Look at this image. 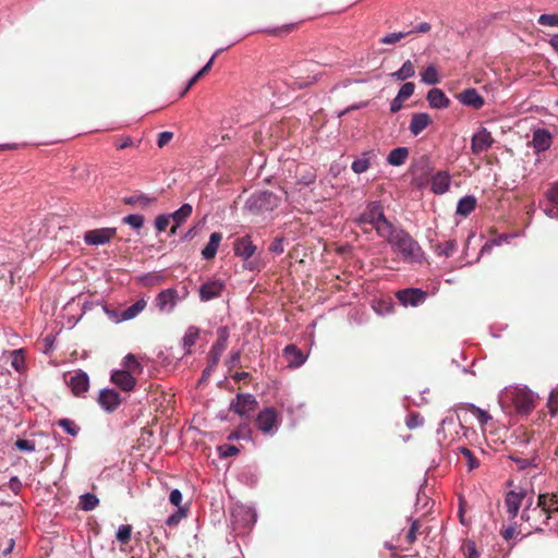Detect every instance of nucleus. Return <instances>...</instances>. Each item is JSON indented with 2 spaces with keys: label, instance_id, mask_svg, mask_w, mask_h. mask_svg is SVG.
<instances>
[{
  "label": "nucleus",
  "instance_id": "obj_53",
  "mask_svg": "<svg viewBox=\"0 0 558 558\" xmlns=\"http://www.w3.org/2000/svg\"><path fill=\"white\" fill-rule=\"evenodd\" d=\"M538 24L544 26L558 27V14H542L537 20Z\"/></svg>",
  "mask_w": 558,
  "mask_h": 558
},
{
  "label": "nucleus",
  "instance_id": "obj_27",
  "mask_svg": "<svg viewBox=\"0 0 558 558\" xmlns=\"http://www.w3.org/2000/svg\"><path fill=\"white\" fill-rule=\"evenodd\" d=\"M221 50L222 49L217 50L209 59V61L193 77H191L186 87L181 93V97H183L189 92V89L192 88L198 82V80H201L205 74H207L210 71L216 57L221 52Z\"/></svg>",
  "mask_w": 558,
  "mask_h": 558
},
{
  "label": "nucleus",
  "instance_id": "obj_37",
  "mask_svg": "<svg viewBox=\"0 0 558 558\" xmlns=\"http://www.w3.org/2000/svg\"><path fill=\"white\" fill-rule=\"evenodd\" d=\"M155 201H156L155 197H149L145 194H135V195L128 196V197L123 198L124 204L131 205V206L138 205L142 208H146Z\"/></svg>",
  "mask_w": 558,
  "mask_h": 558
},
{
  "label": "nucleus",
  "instance_id": "obj_33",
  "mask_svg": "<svg viewBox=\"0 0 558 558\" xmlns=\"http://www.w3.org/2000/svg\"><path fill=\"white\" fill-rule=\"evenodd\" d=\"M475 205L476 198L474 196H464L458 202L457 214L466 217L474 210Z\"/></svg>",
  "mask_w": 558,
  "mask_h": 558
},
{
  "label": "nucleus",
  "instance_id": "obj_63",
  "mask_svg": "<svg viewBox=\"0 0 558 558\" xmlns=\"http://www.w3.org/2000/svg\"><path fill=\"white\" fill-rule=\"evenodd\" d=\"M183 496L179 489H172L169 495L170 502L179 508H182L180 505L182 502Z\"/></svg>",
  "mask_w": 558,
  "mask_h": 558
},
{
  "label": "nucleus",
  "instance_id": "obj_32",
  "mask_svg": "<svg viewBox=\"0 0 558 558\" xmlns=\"http://www.w3.org/2000/svg\"><path fill=\"white\" fill-rule=\"evenodd\" d=\"M198 337H199V329L195 326H190L182 339L185 354L192 353V348L196 343Z\"/></svg>",
  "mask_w": 558,
  "mask_h": 558
},
{
  "label": "nucleus",
  "instance_id": "obj_14",
  "mask_svg": "<svg viewBox=\"0 0 558 558\" xmlns=\"http://www.w3.org/2000/svg\"><path fill=\"white\" fill-rule=\"evenodd\" d=\"M231 517L235 529L247 527L255 522V513L250 508L243 506L233 509Z\"/></svg>",
  "mask_w": 558,
  "mask_h": 558
},
{
  "label": "nucleus",
  "instance_id": "obj_42",
  "mask_svg": "<svg viewBox=\"0 0 558 558\" xmlns=\"http://www.w3.org/2000/svg\"><path fill=\"white\" fill-rule=\"evenodd\" d=\"M412 34H414V31L391 33V34L384 36L380 39V43L385 44V45H393V44L398 43L399 40L405 38L409 35H412Z\"/></svg>",
  "mask_w": 558,
  "mask_h": 558
},
{
  "label": "nucleus",
  "instance_id": "obj_44",
  "mask_svg": "<svg viewBox=\"0 0 558 558\" xmlns=\"http://www.w3.org/2000/svg\"><path fill=\"white\" fill-rule=\"evenodd\" d=\"M547 408L550 416L554 417L558 414V391L554 390L549 393Z\"/></svg>",
  "mask_w": 558,
  "mask_h": 558
},
{
  "label": "nucleus",
  "instance_id": "obj_45",
  "mask_svg": "<svg viewBox=\"0 0 558 558\" xmlns=\"http://www.w3.org/2000/svg\"><path fill=\"white\" fill-rule=\"evenodd\" d=\"M58 425L61 426L68 434L72 436H76L78 434V426L69 418L59 420Z\"/></svg>",
  "mask_w": 558,
  "mask_h": 558
},
{
  "label": "nucleus",
  "instance_id": "obj_56",
  "mask_svg": "<svg viewBox=\"0 0 558 558\" xmlns=\"http://www.w3.org/2000/svg\"><path fill=\"white\" fill-rule=\"evenodd\" d=\"M250 429L247 424L242 425L238 430L232 432L228 436V440H234L239 438H248Z\"/></svg>",
  "mask_w": 558,
  "mask_h": 558
},
{
  "label": "nucleus",
  "instance_id": "obj_2",
  "mask_svg": "<svg viewBox=\"0 0 558 558\" xmlns=\"http://www.w3.org/2000/svg\"><path fill=\"white\" fill-rule=\"evenodd\" d=\"M356 223L359 227L367 229L365 226H371L376 230L378 236L384 238L385 235L391 234V228L393 225L386 218L384 214V207L378 202H372L367 205L366 209L357 218Z\"/></svg>",
  "mask_w": 558,
  "mask_h": 558
},
{
  "label": "nucleus",
  "instance_id": "obj_58",
  "mask_svg": "<svg viewBox=\"0 0 558 558\" xmlns=\"http://www.w3.org/2000/svg\"><path fill=\"white\" fill-rule=\"evenodd\" d=\"M15 446L21 451H34L35 450L34 441H31L27 439H17L15 441Z\"/></svg>",
  "mask_w": 558,
  "mask_h": 558
},
{
  "label": "nucleus",
  "instance_id": "obj_13",
  "mask_svg": "<svg viewBox=\"0 0 558 558\" xmlns=\"http://www.w3.org/2000/svg\"><path fill=\"white\" fill-rule=\"evenodd\" d=\"M225 283L220 280H211L199 287V299L203 302L219 298L223 291Z\"/></svg>",
  "mask_w": 558,
  "mask_h": 558
},
{
  "label": "nucleus",
  "instance_id": "obj_25",
  "mask_svg": "<svg viewBox=\"0 0 558 558\" xmlns=\"http://www.w3.org/2000/svg\"><path fill=\"white\" fill-rule=\"evenodd\" d=\"M221 240L222 234L220 232H213L210 234L208 243L202 250V256L204 259L209 260L215 258Z\"/></svg>",
  "mask_w": 558,
  "mask_h": 558
},
{
  "label": "nucleus",
  "instance_id": "obj_39",
  "mask_svg": "<svg viewBox=\"0 0 558 558\" xmlns=\"http://www.w3.org/2000/svg\"><path fill=\"white\" fill-rule=\"evenodd\" d=\"M193 208L190 204H183L178 210H175L170 217L180 226L187 217L192 215Z\"/></svg>",
  "mask_w": 558,
  "mask_h": 558
},
{
  "label": "nucleus",
  "instance_id": "obj_35",
  "mask_svg": "<svg viewBox=\"0 0 558 558\" xmlns=\"http://www.w3.org/2000/svg\"><path fill=\"white\" fill-rule=\"evenodd\" d=\"M415 74V66L411 60H407L402 66L390 74L391 77L396 78L397 81H405Z\"/></svg>",
  "mask_w": 558,
  "mask_h": 558
},
{
  "label": "nucleus",
  "instance_id": "obj_7",
  "mask_svg": "<svg viewBox=\"0 0 558 558\" xmlns=\"http://www.w3.org/2000/svg\"><path fill=\"white\" fill-rule=\"evenodd\" d=\"M257 400L251 393H238L230 403V411L242 417H250L257 408Z\"/></svg>",
  "mask_w": 558,
  "mask_h": 558
},
{
  "label": "nucleus",
  "instance_id": "obj_26",
  "mask_svg": "<svg viewBox=\"0 0 558 558\" xmlns=\"http://www.w3.org/2000/svg\"><path fill=\"white\" fill-rule=\"evenodd\" d=\"M427 101L430 107L442 109L449 106L450 100L445 95V93L439 88H432L427 93Z\"/></svg>",
  "mask_w": 558,
  "mask_h": 558
},
{
  "label": "nucleus",
  "instance_id": "obj_60",
  "mask_svg": "<svg viewBox=\"0 0 558 558\" xmlns=\"http://www.w3.org/2000/svg\"><path fill=\"white\" fill-rule=\"evenodd\" d=\"M294 28H295V24H287V25H284L282 27H277V28L269 29V31H267V33L269 35H272V36H280L281 34L290 33Z\"/></svg>",
  "mask_w": 558,
  "mask_h": 558
},
{
  "label": "nucleus",
  "instance_id": "obj_62",
  "mask_svg": "<svg viewBox=\"0 0 558 558\" xmlns=\"http://www.w3.org/2000/svg\"><path fill=\"white\" fill-rule=\"evenodd\" d=\"M12 366L17 372H22L24 369V357L20 354V351L13 352Z\"/></svg>",
  "mask_w": 558,
  "mask_h": 558
},
{
  "label": "nucleus",
  "instance_id": "obj_41",
  "mask_svg": "<svg viewBox=\"0 0 558 558\" xmlns=\"http://www.w3.org/2000/svg\"><path fill=\"white\" fill-rule=\"evenodd\" d=\"M132 530V525L130 524L121 525L116 534L118 542H120L122 545L129 544L131 541Z\"/></svg>",
  "mask_w": 558,
  "mask_h": 558
},
{
  "label": "nucleus",
  "instance_id": "obj_23",
  "mask_svg": "<svg viewBox=\"0 0 558 558\" xmlns=\"http://www.w3.org/2000/svg\"><path fill=\"white\" fill-rule=\"evenodd\" d=\"M69 385L75 396H81L88 390L89 378L87 374L80 372L71 376Z\"/></svg>",
  "mask_w": 558,
  "mask_h": 558
},
{
  "label": "nucleus",
  "instance_id": "obj_18",
  "mask_svg": "<svg viewBox=\"0 0 558 558\" xmlns=\"http://www.w3.org/2000/svg\"><path fill=\"white\" fill-rule=\"evenodd\" d=\"M524 497H525L524 490H521V492L510 490L506 494L505 505L507 508V512L509 513L511 519H514L518 515L519 509L522 505Z\"/></svg>",
  "mask_w": 558,
  "mask_h": 558
},
{
  "label": "nucleus",
  "instance_id": "obj_8",
  "mask_svg": "<svg viewBox=\"0 0 558 558\" xmlns=\"http://www.w3.org/2000/svg\"><path fill=\"white\" fill-rule=\"evenodd\" d=\"M397 299L404 306H418L426 301L427 293L422 289L408 288L397 292Z\"/></svg>",
  "mask_w": 558,
  "mask_h": 558
},
{
  "label": "nucleus",
  "instance_id": "obj_51",
  "mask_svg": "<svg viewBox=\"0 0 558 558\" xmlns=\"http://www.w3.org/2000/svg\"><path fill=\"white\" fill-rule=\"evenodd\" d=\"M123 222L134 229H141L144 225V217L141 215H129L123 218Z\"/></svg>",
  "mask_w": 558,
  "mask_h": 558
},
{
  "label": "nucleus",
  "instance_id": "obj_30",
  "mask_svg": "<svg viewBox=\"0 0 558 558\" xmlns=\"http://www.w3.org/2000/svg\"><path fill=\"white\" fill-rule=\"evenodd\" d=\"M432 248L438 256L450 257L456 253L458 244L456 240H448L444 243L433 244Z\"/></svg>",
  "mask_w": 558,
  "mask_h": 558
},
{
  "label": "nucleus",
  "instance_id": "obj_5",
  "mask_svg": "<svg viewBox=\"0 0 558 558\" xmlns=\"http://www.w3.org/2000/svg\"><path fill=\"white\" fill-rule=\"evenodd\" d=\"M521 519L529 522L531 527L535 531H543L544 526H549L548 514L544 513V510L539 509L537 506L532 505V501L523 509Z\"/></svg>",
  "mask_w": 558,
  "mask_h": 558
},
{
  "label": "nucleus",
  "instance_id": "obj_64",
  "mask_svg": "<svg viewBox=\"0 0 558 558\" xmlns=\"http://www.w3.org/2000/svg\"><path fill=\"white\" fill-rule=\"evenodd\" d=\"M15 542L13 538H8L3 544H0L2 556H8L14 548Z\"/></svg>",
  "mask_w": 558,
  "mask_h": 558
},
{
  "label": "nucleus",
  "instance_id": "obj_31",
  "mask_svg": "<svg viewBox=\"0 0 558 558\" xmlns=\"http://www.w3.org/2000/svg\"><path fill=\"white\" fill-rule=\"evenodd\" d=\"M177 291L174 289H167L161 291L157 296V303L161 311L166 310L170 305L169 310H172L175 305Z\"/></svg>",
  "mask_w": 558,
  "mask_h": 558
},
{
  "label": "nucleus",
  "instance_id": "obj_3",
  "mask_svg": "<svg viewBox=\"0 0 558 558\" xmlns=\"http://www.w3.org/2000/svg\"><path fill=\"white\" fill-rule=\"evenodd\" d=\"M410 172L412 173V185L418 189L424 187L429 182L433 172V165L429 157L424 155L414 160Z\"/></svg>",
  "mask_w": 558,
  "mask_h": 558
},
{
  "label": "nucleus",
  "instance_id": "obj_9",
  "mask_svg": "<svg viewBox=\"0 0 558 558\" xmlns=\"http://www.w3.org/2000/svg\"><path fill=\"white\" fill-rule=\"evenodd\" d=\"M117 235L116 228H100L85 232L84 241L87 245H102Z\"/></svg>",
  "mask_w": 558,
  "mask_h": 558
},
{
  "label": "nucleus",
  "instance_id": "obj_22",
  "mask_svg": "<svg viewBox=\"0 0 558 558\" xmlns=\"http://www.w3.org/2000/svg\"><path fill=\"white\" fill-rule=\"evenodd\" d=\"M317 81L316 76L307 75L306 77L296 76L295 65L289 69L288 78H286V83L292 88H304Z\"/></svg>",
  "mask_w": 558,
  "mask_h": 558
},
{
  "label": "nucleus",
  "instance_id": "obj_49",
  "mask_svg": "<svg viewBox=\"0 0 558 558\" xmlns=\"http://www.w3.org/2000/svg\"><path fill=\"white\" fill-rule=\"evenodd\" d=\"M420 527H421L420 522L417 520H414L411 524L410 530L408 531V533L405 535V542L409 546L412 545L416 541Z\"/></svg>",
  "mask_w": 558,
  "mask_h": 558
},
{
  "label": "nucleus",
  "instance_id": "obj_48",
  "mask_svg": "<svg viewBox=\"0 0 558 558\" xmlns=\"http://www.w3.org/2000/svg\"><path fill=\"white\" fill-rule=\"evenodd\" d=\"M459 451L466 459L469 470H474V469H476L480 465L477 459L474 457V454L472 453V451L469 448L460 447Z\"/></svg>",
  "mask_w": 558,
  "mask_h": 558
},
{
  "label": "nucleus",
  "instance_id": "obj_61",
  "mask_svg": "<svg viewBox=\"0 0 558 558\" xmlns=\"http://www.w3.org/2000/svg\"><path fill=\"white\" fill-rule=\"evenodd\" d=\"M464 555L465 558H478L480 555L475 548V544L473 542H468L464 544Z\"/></svg>",
  "mask_w": 558,
  "mask_h": 558
},
{
  "label": "nucleus",
  "instance_id": "obj_50",
  "mask_svg": "<svg viewBox=\"0 0 558 558\" xmlns=\"http://www.w3.org/2000/svg\"><path fill=\"white\" fill-rule=\"evenodd\" d=\"M218 451L220 457L229 458L236 456L240 452V449L236 446L225 444L218 447Z\"/></svg>",
  "mask_w": 558,
  "mask_h": 558
},
{
  "label": "nucleus",
  "instance_id": "obj_54",
  "mask_svg": "<svg viewBox=\"0 0 558 558\" xmlns=\"http://www.w3.org/2000/svg\"><path fill=\"white\" fill-rule=\"evenodd\" d=\"M415 89V85L412 82L404 83L398 92L399 98H403L404 100L409 99Z\"/></svg>",
  "mask_w": 558,
  "mask_h": 558
},
{
  "label": "nucleus",
  "instance_id": "obj_43",
  "mask_svg": "<svg viewBox=\"0 0 558 558\" xmlns=\"http://www.w3.org/2000/svg\"><path fill=\"white\" fill-rule=\"evenodd\" d=\"M187 515V509L186 508H179L174 513H172L168 519L166 520V524L170 527L177 526L182 519L186 518Z\"/></svg>",
  "mask_w": 558,
  "mask_h": 558
},
{
  "label": "nucleus",
  "instance_id": "obj_12",
  "mask_svg": "<svg viewBox=\"0 0 558 558\" xmlns=\"http://www.w3.org/2000/svg\"><path fill=\"white\" fill-rule=\"evenodd\" d=\"M279 204L278 197L269 191H263L255 194L251 199V206L256 207L262 211H269L276 208Z\"/></svg>",
  "mask_w": 558,
  "mask_h": 558
},
{
  "label": "nucleus",
  "instance_id": "obj_52",
  "mask_svg": "<svg viewBox=\"0 0 558 558\" xmlns=\"http://www.w3.org/2000/svg\"><path fill=\"white\" fill-rule=\"evenodd\" d=\"M405 423L410 429H413V428L420 427L424 424V417L420 413H411L407 417Z\"/></svg>",
  "mask_w": 558,
  "mask_h": 558
},
{
  "label": "nucleus",
  "instance_id": "obj_36",
  "mask_svg": "<svg viewBox=\"0 0 558 558\" xmlns=\"http://www.w3.org/2000/svg\"><path fill=\"white\" fill-rule=\"evenodd\" d=\"M146 301L143 299L136 301L134 304L121 312L120 318L122 320H129L136 317L146 307Z\"/></svg>",
  "mask_w": 558,
  "mask_h": 558
},
{
  "label": "nucleus",
  "instance_id": "obj_4",
  "mask_svg": "<svg viewBox=\"0 0 558 558\" xmlns=\"http://www.w3.org/2000/svg\"><path fill=\"white\" fill-rule=\"evenodd\" d=\"M233 251L236 256L246 262L245 268L250 270L257 269V263L248 260L256 252V245L253 244L250 235L238 238L233 243Z\"/></svg>",
  "mask_w": 558,
  "mask_h": 558
},
{
  "label": "nucleus",
  "instance_id": "obj_21",
  "mask_svg": "<svg viewBox=\"0 0 558 558\" xmlns=\"http://www.w3.org/2000/svg\"><path fill=\"white\" fill-rule=\"evenodd\" d=\"M458 99L465 106L481 109L485 101L475 88H468L458 95Z\"/></svg>",
  "mask_w": 558,
  "mask_h": 558
},
{
  "label": "nucleus",
  "instance_id": "obj_59",
  "mask_svg": "<svg viewBox=\"0 0 558 558\" xmlns=\"http://www.w3.org/2000/svg\"><path fill=\"white\" fill-rule=\"evenodd\" d=\"M172 138H173V133L172 132L165 131V132L159 133L158 140H157L158 147L162 148L163 146L169 144Z\"/></svg>",
  "mask_w": 558,
  "mask_h": 558
},
{
  "label": "nucleus",
  "instance_id": "obj_6",
  "mask_svg": "<svg viewBox=\"0 0 558 558\" xmlns=\"http://www.w3.org/2000/svg\"><path fill=\"white\" fill-rule=\"evenodd\" d=\"M257 428L267 435H272L278 429L279 414L275 408H265L256 417Z\"/></svg>",
  "mask_w": 558,
  "mask_h": 558
},
{
  "label": "nucleus",
  "instance_id": "obj_1",
  "mask_svg": "<svg viewBox=\"0 0 558 558\" xmlns=\"http://www.w3.org/2000/svg\"><path fill=\"white\" fill-rule=\"evenodd\" d=\"M384 239L398 252L405 262L420 263L423 258V251L420 244L403 229L391 228V234Z\"/></svg>",
  "mask_w": 558,
  "mask_h": 558
},
{
  "label": "nucleus",
  "instance_id": "obj_17",
  "mask_svg": "<svg viewBox=\"0 0 558 558\" xmlns=\"http://www.w3.org/2000/svg\"><path fill=\"white\" fill-rule=\"evenodd\" d=\"M553 143L551 134L545 129H537L533 132L531 145L536 153L547 150Z\"/></svg>",
  "mask_w": 558,
  "mask_h": 558
},
{
  "label": "nucleus",
  "instance_id": "obj_40",
  "mask_svg": "<svg viewBox=\"0 0 558 558\" xmlns=\"http://www.w3.org/2000/svg\"><path fill=\"white\" fill-rule=\"evenodd\" d=\"M99 504L98 498L94 494H84L80 497V507L85 511L94 510Z\"/></svg>",
  "mask_w": 558,
  "mask_h": 558
},
{
  "label": "nucleus",
  "instance_id": "obj_38",
  "mask_svg": "<svg viewBox=\"0 0 558 558\" xmlns=\"http://www.w3.org/2000/svg\"><path fill=\"white\" fill-rule=\"evenodd\" d=\"M422 81L427 85H436L440 82L436 65L429 64L424 72L421 73Z\"/></svg>",
  "mask_w": 558,
  "mask_h": 558
},
{
  "label": "nucleus",
  "instance_id": "obj_47",
  "mask_svg": "<svg viewBox=\"0 0 558 558\" xmlns=\"http://www.w3.org/2000/svg\"><path fill=\"white\" fill-rule=\"evenodd\" d=\"M468 409L477 417L481 425L487 424V422L492 418V416L486 411L475 407L474 404H470Z\"/></svg>",
  "mask_w": 558,
  "mask_h": 558
},
{
  "label": "nucleus",
  "instance_id": "obj_29",
  "mask_svg": "<svg viewBox=\"0 0 558 558\" xmlns=\"http://www.w3.org/2000/svg\"><path fill=\"white\" fill-rule=\"evenodd\" d=\"M373 156V151H364L362 153L361 157L355 159L352 165L351 169L354 173L361 174L366 172L371 168V158Z\"/></svg>",
  "mask_w": 558,
  "mask_h": 558
},
{
  "label": "nucleus",
  "instance_id": "obj_19",
  "mask_svg": "<svg viewBox=\"0 0 558 558\" xmlns=\"http://www.w3.org/2000/svg\"><path fill=\"white\" fill-rule=\"evenodd\" d=\"M98 402L108 412L114 411L121 403L120 395L113 389H104L99 393Z\"/></svg>",
  "mask_w": 558,
  "mask_h": 558
},
{
  "label": "nucleus",
  "instance_id": "obj_11",
  "mask_svg": "<svg viewBox=\"0 0 558 558\" xmlns=\"http://www.w3.org/2000/svg\"><path fill=\"white\" fill-rule=\"evenodd\" d=\"M494 142L492 133L487 129L482 128L472 137L471 150L473 154L480 155L481 153L488 150L493 146Z\"/></svg>",
  "mask_w": 558,
  "mask_h": 558
},
{
  "label": "nucleus",
  "instance_id": "obj_10",
  "mask_svg": "<svg viewBox=\"0 0 558 558\" xmlns=\"http://www.w3.org/2000/svg\"><path fill=\"white\" fill-rule=\"evenodd\" d=\"M229 332L227 327H221L218 329V338L216 342L213 344L209 352V367L217 366L220 356L225 352L228 345Z\"/></svg>",
  "mask_w": 558,
  "mask_h": 558
},
{
  "label": "nucleus",
  "instance_id": "obj_28",
  "mask_svg": "<svg viewBox=\"0 0 558 558\" xmlns=\"http://www.w3.org/2000/svg\"><path fill=\"white\" fill-rule=\"evenodd\" d=\"M283 355L286 356L289 365L293 367L302 365L305 361L303 353L295 344H288L283 349Z\"/></svg>",
  "mask_w": 558,
  "mask_h": 558
},
{
  "label": "nucleus",
  "instance_id": "obj_55",
  "mask_svg": "<svg viewBox=\"0 0 558 558\" xmlns=\"http://www.w3.org/2000/svg\"><path fill=\"white\" fill-rule=\"evenodd\" d=\"M545 196L551 205L558 206V182L546 191Z\"/></svg>",
  "mask_w": 558,
  "mask_h": 558
},
{
  "label": "nucleus",
  "instance_id": "obj_46",
  "mask_svg": "<svg viewBox=\"0 0 558 558\" xmlns=\"http://www.w3.org/2000/svg\"><path fill=\"white\" fill-rule=\"evenodd\" d=\"M123 365L125 368H128L126 371H129L130 373L142 371V366H141L140 362L136 360V357L133 354H128L124 357Z\"/></svg>",
  "mask_w": 558,
  "mask_h": 558
},
{
  "label": "nucleus",
  "instance_id": "obj_16",
  "mask_svg": "<svg viewBox=\"0 0 558 558\" xmlns=\"http://www.w3.org/2000/svg\"><path fill=\"white\" fill-rule=\"evenodd\" d=\"M429 182L432 192L440 195L449 190L451 178L448 171H438L430 177Z\"/></svg>",
  "mask_w": 558,
  "mask_h": 558
},
{
  "label": "nucleus",
  "instance_id": "obj_57",
  "mask_svg": "<svg viewBox=\"0 0 558 558\" xmlns=\"http://www.w3.org/2000/svg\"><path fill=\"white\" fill-rule=\"evenodd\" d=\"M170 218H171L170 216L159 215L155 219V227H156L157 231H159V232L165 231L167 229V227L169 226Z\"/></svg>",
  "mask_w": 558,
  "mask_h": 558
},
{
  "label": "nucleus",
  "instance_id": "obj_34",
  "mask_svg": "<svg viewBox=\"0 0 558 558\" xmlns=\"http://www.w3.org/2000/svg\"><path fill=\"white\" fill-rule=\"evenodd\" d=\"M408 156L409 149L407 147H398L389 153L387 161L391 166H401L405 162Z\"/></svg>",
  "mask_w": 558,
  "mask_h": 558
},
{
  "label": "nucleus",
  "instance_id": "obj_20",
  "mask_svg": "<svg viewBox=\"0 0 558 558\" xmlns=\"http://www.w3.org/2000/svg\"><path fill=\"white\" fill-rule=\"evenodd\" d=\"M111 381L124 391H131L136 380L129 371H116L111 375Z\"/></svg>",
  "mask_w": 558,
  "mask_h": 558
},
{
  "label": "nucleus",
  "instance_id": "obj_24",
  "mask_svg": "<svg viewBox=\"0 0 558 558\" xmlns=\"http://www.w3.org/2000/svg\"><path fill=\"white\" fill-rule=\"evenodd\" d=\"M432 123V119L427 113H414L412 116L409 130L414 135L417 136L422 133L429 124Z\"/></svg>",
  "mask_w": 558,
  "mask_h": 558
},
{
  "label": "nucleus",
  "instance_id": "obj_15",
  "mask_svg": "<svg viewBox=\"0 0 558 558\" xmlns=\"http://www.w3.org/2000/svg\"><path fill=\"white\" fill-rule=\"evenodd\" d=\"M536 506L544 510L550 520L553 514L558 513V494H539Z\"/></svg>",
  "mask_w": 558,
  "mask_h": 558
}]
</instances>
